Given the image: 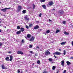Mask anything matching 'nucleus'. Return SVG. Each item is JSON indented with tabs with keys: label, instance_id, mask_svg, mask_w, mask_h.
<instances>
[{
	"label": "nucleus",
	"instance_id": "1",
	"mask_svg": "<svg viewBox=\"0 0 73 73\" xmlns=\"http://www.w3.org/2000/svg\"><path fill=\"white\" fill-rule=\"evenodd\" d=\"M22 7L21 6H19L18 7L17 10L18 11V12H20L21 10Z\"/></svg>",
	"mask_w": 73,
	"mask_h": 73
},
{
	"label": "nucleus",
	"instance_id": "2",
	"mask_svg": "<svg viewBox=\"0 0 73 73\" xmlns=\"http://www.w3.org/2000/svg\"><path fill=\"white\" fill-rule=\"evenodd\" d=\"M53 4H54L53 2V1H51L49 2L48 4L50 6H52V5H53Z\"/></svg>",
	"mask_w": 73,
	"mask_h": 73
},
{
	"label": "nucleus",
	"instance_id": "3",
	"mask_svg": "<svg viewBox=\"0 0 73 73\" xmlns=\"http://www.w3.org/2000/svg\"><path fill=\"white\" fill-rule=\"evenodd\" d=\"M59 13L60 14V15H62L64 13V11H63L62 10H61L59 11Z\"/></svg>",
	"mask_w": 73,
	"mask_h": 73
},
{
	"label": "nucleus",
	"instance_id": "4",
	"mask_svg": "<svg viewBox=\"0 0 73 73\" xmlns=\"http://www.w3.org/2000/svg\"><path fill=\"white\" fill-rule=\"evenodd\" d=\"M35 40V37L33 36L31 37V38L29 40L30 41H33Z\"/></svg>",
	"mask_w": 73,
	"mask_h": 73
},
{
	"label": "nucleus",
	"instance_id": "5",
	"mask_svg": "<svg viewBox=\"0 0 73 73\" xmlns=\"http://www.w3.org/2000/svg\"><path fill=\"white\" fill-rule=\"evenodd\" d=\"M2 66V69H7L8 68H5V67H4V65L3 64L1 65Z\"/></svg>",
	"mask_w": 73,
	"mask_h": 73
},
{
	"label": "nucleus",
	"instance_id": "6",
	"mask_svg": "<svg viewBox=\"0 0 73 73\" xmlns=\"http://www.w3.org/2000/svg\"><path fill=\"white\" fill-rule=\"evenodd\" d=\"M25 20H27V21H29V19L27 17V16H25L24 17Z\"/></svg>",
	"mask_w": 73,
	"mask_h": 73
},
{
	"label": "nucleus",
	"instance_id": "7",
	"mask_svg": "<svg viewBox=\"0 0 73 73\" xmlns=\"http://www.w3.org/2000/svg\"><path fill=\"white\" fill-rule=\"evenodd\" d=\"M8 9V8H6L4 9H2L1 11H3V12H5L7 9Z\"/></svg>",
	"mask_w": 73,
	"mask_h": 73
},
{
	"label": "nucleus",
	"instance_id": "8",
	"mask_svg": "<svg viewBox=\"0 0 73 73\" xmlns=\"http://www.w3.org/2000/svg\"><path fill=\"white\" fill-rule=\"evenodd\" d=\"M17 53V54H23V52H22V51H18Z\"/></svg>",
	"mask_w": 73,
	"mask_h": 73
},
{
	"label": "nucleus",
	"instance_id": "9",
	"mask_svg": "<svg viewBox=\"0 0 73 73\" xmlns=\"http://www.w3.org/2000/svg\"><path fill=\"white\" fill-rule=\"evenodd\" d=\"M39 28V27H38V26L36 25L34 27V29H38Z\"/></svg>",
	"mask_w": 73,
	"mask_h": 73
},
{
	"label": "nucleus",
	"instance_id": "10",
	"mask_svg": "<svg viewBox=\"0 0 73 73\" xmlns=\"http://www.w3.org/2000/svg\"><path fill=\"white\" fill-rule=\"evenodd\" d=\"M61 65H62L63 66H64V61L62 60L61 61Z\"/></svg>",
	"mask_w": 73,
	"mask_h": 73
},
{
	"label": "nucleus",
	"instance_id": "11",
	"mask_svg": "<svg viewBox=\"0 0 73 73\" xmlns=\"http://www.w3.org/2000/svg\"><path fill=\"white\" fill-rule=\"evenodd\" d=\"M21 30L18 31L16 32V34H17V35H19V34H20V33H21Z\"/></svg>",
	"mask_w": 73,
	"mask_h": 73
},
{
	"label": "nucleus",
	"instance_id": "12",
	"mask_svg": "<svg viewBox=\"0 0 73 73\" xmlns=\"http://www.w3.org/2000/svg\"><path fill=\"white\" fill-rule=\"evenodd\" d=\"M10 59H9V60L10 61H11L12 60V59H13V56L12 55L10 56Z\"/></svg>",
	"mask_w": 73,
	"mask_h": 73
},
{
	"label": "nucleus",
	"instance_id": "13",
	"mask_svg": "<svg viewBox=\"0 0 73 73\" xmlns=\"http://www.w3.org/2000/svg\"><path fill=\"white\" fill-rule=\"evenodd\" d=\"M69 33H68L66 31H65L64 32V34L65 35H66L67 36H68L69 35Z\"/></svg>",
	"mask_w": 73,
	"mask_h": 73
},
{
	"label": "nucleus",
	"instance_id": "14",
	"mask_svg": "<svg viewBox=\"0 0 73 73\" xmlns=\"http://www.w3.org/2000/svg\"><path fill=\"white\" fill-rule=\"evenodd\" d=\"M50 54V52L49 51H47L46 52L45 54L46 55H48V54Z\"/></svg>",
	"mask_w": 73,
	"mask_h": 73
},
{
	"label": "nucleus",
	"instance_id": "15",
	"mask_svg": "<svg viewBox=\"0 0 73 73\" xmlns=\"http://www.w3.org/2000/svg\"><path fill=\"white\" fill-rule=\"evenodd\" d=\"M42 7L44 9H46V6L45 5H42Z\"/></svg>",
	"mask_w": 73,
	"mask_h": 73
},
{
	"label": "nucleus",
	"instance_id": "16",
	"mask_svg": "<svg viewBox=\"0 0 73 73\" xmlns=\"http://www.w3.org/2000/svg\"><path fill=\"white\" fill-rule=\"evenodd\" d=\"M66 63L67 65H69L70 64H71L70 62H69V61H67Z\"/></svg>",
	"mask_w": 73,
	"mask_h": 73
},
{
	"label": "nucleus",
	"instance_id": "17",
	"mask_svg": "<svg viewBox=\"0 0 73 73\" xmlns=\"http://www.w3.org/2000/svg\"><path fill=\"white\" fill-rule=\"evenodd\" d=\"M5 60L6 61H9V57L8 56H7L5 58Z\"/></svg>",
	"mask_w": 73,
	"mask_h": 73
},
{
	"label": "nucleus",
	"instance_id": "18",
	"mask_svg": "<svg viewBox=\"0 0 73 73\" xmlns=\"http://www.w3.org/2000/svg\"><path fill=\"white\" fill-rule=\"evenodd\" d=\"M27 37L28 38H30L31 37V35L30 34H28L27 35Z\"/></svg>",
	"mask_w": 73,
	"mask_h": 73
},
{
	"label": "nucleus",
	"instance_id": "19",
	"mask_svg": "<svg viewBox=\"0 0 73 73\" xmlns=\"http://www.w3.org/2000/svg\"><path fill=\"white\" fill-rule=\"evenodd\" d=\"M21 30L22 32H24V29L23 28H21Z\"/></svg>",
	"mask_w": 73,
	"mask_h": 73
},
{
	"label": "nucleus",
	"instance_id": "20",
	"mask_svg": "<svg viewBox=\"0 0 73 73\" xmlns=\"http://www.w3.org/2000/svg\"><path fill=\"white\" fill-rule=\"evenodd\" d=\"M48 60L50 62H52V61H53V59L51 58H50L48 59Z\"/></svg>",
	"mask_w": 73,
	"mask_h": 73
},
{
	"label": "nucleus",
	"instance_id": "21",
	"mask_svg": "<svg viewBox=\"0 0 73 73\" xmlns=\"http://www.w3.org/2000/svg\"><path fill=\"white\" fill-rule=\"evenodd\" d=\"M66 43V42H63L61 43V45H65Z\"/></svg>",
	"mask_w": 73,
	"mask_h": 73
},
{
	"label": "nucleus",
	"instance_id": "22",
	"mask_svg": "<svg viewBox=\"0 0 73 73\" xmlns=\"http://www.w3.org/2000/svg\"><path fill=\"white\" fill-rule=\"evenodd\" d=\"M56 55H60L61 54V53L59 52H56Z\"/></svg>",
	"mask_w": 73,
	"mask_h": 73
},
{
	"label": "nucleus",
	"instance_id": "23",
	"mask_svg": "<svg viewBox=\"0 0 73 73\" xmlns=\"http://www.w3.org/2000/svg\"><path fill=\"white\" fill-rule=\"evenodd\" d=\"M35 7H36V5H35V4H33V9H35Z\"/></svg>",
	"mask_w": 73,
	"mask_h": 73
},
{
	"label": "nucleus",
	"instance_id": "24",
	"mask_svg": "<svg viewBox=\"0 0 73 73\" xmlns=\"http://www.w3.org/2000/svg\"><path fill=\"white\" fill-rule=\"evenodd\" d=\"M55 69H56V67H55V66H54L52 67V70H55Z\"/></svg>",
	"mask_w": 73,
	"mask_h": 73
},
{
	"label": "nucleus",
	"instance_id": "25",
	"mask_svg": "<svg viewBox=\"0 0 73 73\" xmlns=\"http://www.w3.org/2000/svg\"><path fill=\"white\" fill-rule=\"evenodd\" d=\"M37 63L38 64H40V60H38L37 61Z\"/></svg>",
	"mask_w": 73,
	"mask_h": 73
},
{
	"label": "nucleus",
	"instance_id": "26",
	"mask_svg": "<svg viewBox=\"0 0 73 73\" xmlns=\"http://www.w3.org/2000/svg\"><path fill=\"white\" fill-rule=\"evenodd\" d=\"M66 21H63L62 22L63 24L65 25V24H66Z\"/></svg>",
	"mask_w": 73,
	"mask_h": 73
},
{
	"label": "nucleus",
	"instance_id": "27",
	"mask_svg": "<svg viewBox=\"0 0 73 73\" xmlns=\"http://www.w3.org/2000/svg\"><path fill=\"white\" fill-rule=\"evenodd\" d=\"M50 32V31L49 30H48L46 31V33H49Z\"/></svg>",
	"mask_w": 73,
	"mask_h": 73
},
{
	"label": "nucleus",
	"instance_id": "28",
	"mask_svg": "<svg viewBox=\"0 0 73 73\" xmlns=\"http://www.w3.org/2000/svg\"><path fill=\"white\" fill-rule=\"evenodd\" d=\"M59 32H60V30H57L56 32V33H58Z\"/></svg>",
	"mask_w": 73,
	"mask_h": 73
},
{
	"label": "nucleus",
	"instance_id": "29",
	"mask_svg": "<svg viewBox=\"0 0 73 73\" xmlns=\"http://www.w3.org/2000/svg\"><path fill=\"white\" fill-rule=\"evenodd\" d=\"M33 26V25L32 24H30L29 25V27L30 28L32 27V26Z\"/></svg>",
	"mask_w": 73,
	"mask_h": 73
},
{
	"label": "nucleus",
	"instance_id": "30",
	"mask_svg": "<svg viewBox=\"0 0 73 73\" xmlns=\"http://www.w3.org/2000/svg\"><path fill=\"white\" fill-rule=\"evenodd\" d=\"M23 13H26V11L24 10L23 11Z\"/></svg>",
	"mask_w": 73,
	"mask_h": 73
},
{
	"label": "nucleus",
	"instance_id": "31",
	"mask_svg": "<svg viewBox=\"0 0 73 73\" xmlns=\"http://www.w3.org/2000/svg\"><path fill=\"white\" fill-rule=\"evenodd\" d=\"M17 28L18 29H20V27L19 26H18L17 27Z\"/></svg>",
	"mask_w": 73,
	"mask_h": 73
},
{
	"label": "nucleus",
	"instance_id": "32",
	"mask_svg": "<svg viewBox=\"0 0 73 73\" xmlns=\"http://www.w3.org/2000/svg\"><path fill=\"white\" fill-rule=\"evenodd\" d=\"M45 0H40V2H45Z\"/></svg>",
	"mask_w": 73,
	"mask_h": 73
},
{
	"label": "nucleus",
	"instance_id": "33",
	"mask_svg": "<svg viewBox=\"0 0 73 73\" xmlns=\"http://www.w3.org/2000/svg\"><path fill=\"white\" fill-rule=\"evenodd\" d=\"M33 46L32 45H31L30 46H29V48H32Z\"/></svg>",
	"mask_w": 73,
	"mask_h": 73
},
{
	"label": "nucleus",
	"instance_id": "34",
	"mask_svg": "<svg viewBox=\"0 0 73 73\" xmlns=\"http://www.w3.org/2000/svg\"><path fill=\"white\" fill-rule=\"evenodd\" d=\"M26 28H27V29H28L29 28V26L27 25L26 26Z\"/></svg>",
	"mask_w": 73,
	"mask_h": 73
},
{
	"label": "nucleus",
	"instance_id": "35",
	"mask_svg": "<svg viewBox=\"0 0 73 73\" xmlns=\"http://www.w3.org/2000/svg\"><path fill=\"white\" fill-rule=\"evenodd\" d=\"M24 40L23 39L22 40V41H21L22 43H24Z\"/></svg>",
	"mask_w": 73,
	"mask_h": 73
},
{
	"label": "nucleus",
	"instance_id": "36",
	"mask_svg": "<svg viewBox=\"0 0 73 73\" xmlns=\"http://www.w3.org/2000/svg\"><path fill=\"white\" fill-rule=\"evenodd\" d=\"M2 45H3V44H2V43L1 42H0V46H2Z\"/></svg>",
	"mask_w": 73,
	"mask_h": 73
},
{
	"label": "nucleus",
	"instance_id": "37",
	"mask_svg": "<svg viewBox=\"0 0 73 73\" xmlns=\"http://www.w3.org/2000/svg\"><path fill=\"white\" fill-rule=\"evenodd\" d=\"M66 70H65L63 72V73H66Z\"/></svg>",
	"mask_w": 73,
	"mask_h": 73
},
{
	"label": "nucleus",
	"instance_id": "38",
	"mask_svg": "<svg viewBox=\"0 0 73 73\" xmlns=\"http://www.w3.org/2000/svg\"><path fill=\"white\" fill-rule=\"evenodd\" d=\"M30 53H33V52H32V51H30Z\"/></svg>",
	"mask_w": 73,
	"mask_h": 73
},
{
	"label": "nucleus",
	"instance_id": "39",
	"mask_svg": "<svg viewBox=\"0 0 73 73\" xmlns=\"http://www.w3.org/2000/svg\"><path fill=\"white\" fill-rule=\"evenodd\" d=\"M53 54H54H54H56V52L53 53Z\"/></svg>",
	"mask_w": 73,
	"mask_h": 73
},
{
	"label": "nucleus",
	"instance_id": "40",
	"mask_svg": "<svg viewBox=\"0 0 73 73\" xmlns=\"http://www.w3.org/2000/svg\"><path fill=\"white\" fill-rule=\"evenodd\" d=\"M41 13H40L39 15V17H41Z\"/></svg>",
	"mask_w": 73,
	"mask_h": 73
},
{
	"label": "nucleus",
	"instance_id": "41",
	"mask_svg": "<svg viewBox=\"0 0 73 73\" xmlns=\"http://www.w3.org/2000/svg\"><path fill=\"white\" fill-rule=\"evenodd\" d=\"M54 56L55 58H57V56H55V55H54Z\"/></svg>",
	"mask_w": 73,
	"mask_h": 73
},
{
	"label": "nucleus",
	"instance_id": "42",
	"mask_svg": "<svg viewBox=\"0 0 73 73\" xmlns=\"http://www.w3.org/2000/svg\"><path fill=\"white\" fill-rule=\"evenodd\" d=\"M48 21H50V22H52V20H51L50 19H49L48 20Z\"/></svg>",
	"mask_w": 73,
	"mask_h": 73
},
{
	"label": "nucleus",
	"instance_id": "43",
	"mask_svg": "<svg viewBox=\"0 0 73 73\" xmlns=\"http://www.w3.org/2000/svg\"><path fill=\"white\" fill-rule=\"evenodd\" d=\"M36 49H38L39 48V47L38 46H37L36 47Z\"/></svg>",
	"mask_w": 73,
	"mask_h": 73
},
{
	"label": "nucleus",
	"instance_id": "44",
	"mask_svg": "<svg viewBox=\"0 0 73 73\" xmlns=\"http://www.w3.org/2000/svg\"><path fill=\"white\" fill-rule=\"evenodd\" d=\"M70 59H73V57H71L70 58Z\"/></svg>",
	"mask_w": 73,
	"mask_h": 73
},
{
	"label": "nucleus",
	"instance_id": "45",
	"mask_svg": "<svg viewBox=\"0 0 73 73\" xmlns=\"http://www.w3.org/2000/svg\"><path fill=\"white\" fill-rule=\"evenodd\" d=\"M20 72V70H18L17 72H18V73H19Z\"/></svg>",
	"mask_w": 73,
	"mask_h": 73
},
{
	"label": "nucleus",
	"instance_id": "46",
	"mask_svg": "<svg viewBox=\"0 0 73 73\" xmlns=\"http://www.w3.org/2000/svg\"><path fill=\"white\" fill-rule=\"evenodd\" d=\"M65 54H66V52H64L63 54H64V55H65Z\"/></svg>",
	"mask_w": 73,
	"mask_h": 73
},
{
	"label": "nucleus",
	"instance_id": "47",
	"mask_svg": "<svg viewBox=\"0 0 73 73\" xmlns=\"http://www.w3.org/2000/svg\"><path fill=\"white\" fill-rule=\"evenodd\" d=\"M46 71H44L43 72V73H46Z\"/></svg>",
	"mask_w": 73,
	"mask_h": 73
},
{
	"label": "nucleus",
	"instance_id": "48",
	"mask_svg": "<svg viewBox=\"0 0 73 73\" xmlns=\"http://www.w3.org/2000/svg\"><path fill=\"white\" fill-rule=\"evenodd\" d=\"M35 56H37V54H35Z\"/></svg>",
	"mask_w": 73,
	"mask_h": 73
},
{
	"label": "nucleus",
	"instance_id": "49",
	"mask_svg": "<svg viewBox=\"0 0 73 73\" xmlns=\"http://www.w3.org/2000/svg\"><path fill=\"white\" fill-rule=\"evenodd\" d=\"M63 52H66V51L65 50H64V51H63Z\"/></svg>",
	"mask_w": 73,
	"mask_h": 73
},
{
	"label": "nucleus",
	"instance_id": "50",
	"mask_svg": "<svg viewBox=\"0 0 73 73\" xmlns=\"http://www.w3.org/2000/svg\"><path fill=\"white\" fill-rule=\"evenodd\" d=\"M52 11H54V10H55V9H52Z\"/></svg>",
	"mask_w": 73,
	"mask_h": 73
},
{
	"label": "nucleus",
	"instance_id": "51",
	"mask_svg": "<svg viewBox=\"0 0 73 73\" xmlns=\"http://www.w3.org/2000/svg\"><path fill=\"white\" fill-rule=\"evenodd\" d=\"M11 53V52H8L9 53Z\"/></svg>",
	"mask_w": 73,
	"mask_h": 73
},
{
	"label": "nucleus",
	"instance_id": "52",
	"mask_svg": "<svg viewBox=\"0 0 73 73\" xmlns=\"http://www.w3.org/2000/svg\"><path fill=\"white\" fill-rule=\"evenodd\" d=\"M59 50H60V51H61V49H59Z\"/></svg>",
	"mask_w": 73,
	"mask_h": 73
},
{
	"label": "nucleus",
	"instance_id": "53",
	"mask_svg": "<svg viewBox=\"0 0 73 73\" xmlns=\"http://www.w3.org/2000/svg\"><path fill=\"white\" fill-rule=\"evenodd\" d=\"M0 32H1V30L0 29Z\"/></svg>",
	"mask_w": 73,
	"mask_h": 73
},
{
	"label": "nucleus",
	"instance_id": "54",
	"mask_svg": "<svg viewBox=\"0 0 73 73\" xmlns=\"http://www.w3.org/2000/svg\"><path fill=\"white\" fill-rule=\"evenodd\" d=\"M5 28H7V27H5Z\"/></svg>",
	"mask_w": 73,
	"mask_h": 73
},
{
	"label": "nucleus",
	"instance_id": "55",
	"mask_svg": "<svg viewBox=\"0 0 73 73\" xmlns=\"http://www.w3.org/2000/svg\"><path fill=\"white\" fill-rule=\"evenodd\" d=\"M21 73H23V71H21Z\"/></svg>",
	"mask_w": 73,
	"mask_h": 73
},
{
	"label": "nucleus",
	"instance_id": "56",
	"mask_svg": "<svg viewBox=\"0 0 73 73\" xmlns=\"http://www.w3.org/2000/svg\"><path fill=\"white\" fill-rule=\"evenodd\" d=\"M34 65V63L33 64V65Z\"/></svg>",
	"mask_w": 73,
	"mask_h": 73
},
{
	"label": "nucleus",
	"instance_id": "57",
	"mask_svg": "<svg viewBox=\"0 0 73 73\" xmlns=\"http://www.w3.org/2000/svg\"><path fill=\"white\" fill-rule=\"evenodd\" d=\"M1 25H0V27H1Z\"/></svg>",
	"mask_w": 73,
	"mask_h": 73
},
{
	"label": "nucleus",
	"instance_id": "58",
	"mask_svg": "<svg viewBox=\"0 0 73 73\" xmlns=\"http://www.w3.org/2000/svg\"><path fill=\"white\" fill-rule=\"evenodd\" d=\"M18 58V59H20V58Z\"/></svg>",
	"mask_w": 73,
	"mask_h": 73
},
{
	"label": "nucleus",
	"instance_id": "59",
	"mask_svg": "<svg viewBox=\"0 0 73 73\" xmlns=\"http://www.w3.org/2000/svg\"><path fill=\"white\" fill-rule=\"evenodd\" d=\"M1 23V21H0V23Z\"/></svg>",
	"mask_w": 73,
	"mask_h": 73
},
{
	"label": "nucleus",
	"instance_id": "60",
	"mask_svg": "<svg viewBox=\"0 0 73 73\" xmlns=\"http://www.w3.org/2000/svg\"><path fill=\"white\" fill-rule=\"evenodd\" d=\"M8 9H10V8H8Z\"/></svg>",
	"mask_w": 73,
	"mask_h": 73
},
{
	"label": "nucleus",
	"instance_id": "61",
	"mask_svg": "<svg viewBox=\"0 0 73 73\" xmlns=\"http://www.w3.org/2000/svg\"><path fill=\"white\" fill-rule=\"evenodd\" d=\"M56 73H59L58 72H56Z\"/></svg>",
	"mask_w": 73,
	"mask_h": 73
},
{
	"label": "nucleus",
	"instance_id": "62",
	"mask_svg": "<svg viewBox=\"0 0 73 73\" xmlns=\"http://www.w3.org/2000/svg\"><path fill=\"white\" fill-rule=\"evenodd\" d=\"M44 35H46V34H44Z\"/></svg>",
	"mask_w": 73,
	"mask_h": 73
},
{
	"label": "nucleus",
	"instance_id": "63",
	"mask_svg": "<svg viewBox=\"0 0 73 73\" xmlns=\"http://www.w3.org/2000/svg\"><path fill=\"white\" fill-rule=\"evenodd\" d=\"M3 40H5V39H4Z\"/></svg>",
	"mask_w": 73,
	"mask_h": 73
},
{
	"label": "nucleus",
	"instance_id": "64",
	"mask_svg": "<svg viewBox=\"0 0 73 73\" xmlns=\"http://www.w3.org/2000/svg\"><path fill=\"white\" fill-rule=\"evenodd\" d=\"M0 20H1V19H0Z\"/></svg>",
	"mask_w": 73,
	"mask_h": 73
}]
</instances>
